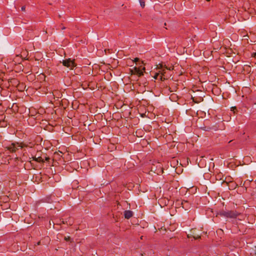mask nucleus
I'll list each match as a JSON object with an SVG mask.
<instances>
[{"mask_svg":"<svg viewBox=\"0 0 256 256\" xmlns=\"http://www.w3.org/2000/svg\"><path fill=\"white\" fill-rule=\"evenodd\" d=\"M218 214L220 216L231 219H235L240 215V213L236 210H228L226 209L220 210Z\"/></svg>","mask_w":256,"mask_h":256,"instance_id":"obj_1","label":"nucleus"},{"mask_svg":"<svg viewBox=\"0 0 256 256\" xmlns=\"http://www.w3.org/2000/svg\"><path fill=\"white\" fill-rule=\"evenodd\" d=\"M62 63L63 66L69 68L70 70H72L76 66L74 60H72L70 58L63 60Z\"/></svg>","mask_w":256,"mask_h":256,"instance_id":"obj_2","label":"nucleus"},{"mask_svg":"<svg viewBox=\"0 0 256 256\" xmlns=\"http://www.w3.org/2000/svg\"><path fill=\"white\" fill-rule=\"evenodd\" d=\"M160 70H158V72L156 73V74L154 76V78L155 79H157L158 75L160 74H161L162 76H160V79L162 80V76L164 74V73H165V72H164V70L163 69V68H162V66L161 64H160Z\"/></svg>","mask_w":256,"mask_h":256,"instance_id":"obj_3","label":"nucleus"},{"mask_svg":"<svg viewBox=\"0 0 256 256\" xmlns=\"http://www.w3.org/2000/svg\"><path fill=\"white\" fill-rule=\"evenodd\" d=\"M133 74H138L139 76L143 75V72L140 70L139 68L134 67V70H132Z\"/></svg>","mask_w":256,"mask_h":256,"instance_id":"obj_4","label":"nucleus"},{"mask_svg":"<svg viewBox=\"0 0 256 256\" xmlns=\"http://www.w3.org/2000/svg\"><path fill=\"white\" fill-rule=\"evenodd\" d=\"M133 216V212L130 210H126L124 212V218L126 219H129Z\"/></svg>","mask_w":256,"mask_h":256,"instance_id":"obj_5","label":"nucleus"},{"mask_svg":"<svg viewBox=\"0 0 256 256\" xmlns=\"http://www.w3.org/2000/svg\"><path fill=\"white\" fill-rule=\"evenodd\" d=\"M8 148L12 152H14L18 150V148L16 146V144L14 143L8 146Z\"/></svg>","mask_w":256,"mask_h":256,"instance_id":"obj_6","label":"nucleus"},{"mask_svg":"<svg viewBox=\"0 0 256 256\" xmlns=\"http://www.w3.org/2000/svg\"><path fill=\"white\" fill-rule=\"evenodd\" d=\"M33 160L38 162H44V160L41 156L33 158Z\"/></svg>","mask_w":256,"mask_h":256,"instance_id":"obj_7","label":"nucleus"},{"mask_svg":"<svg viewBox=\"0 0 256 256\" xmlns=\"http://www.w3.org/2000/svg\"><path fill=\"white\" fill-rule=\"evenodd\" d=\"M64 240L70 242H73V240L70 236H65L64 238Z\"/></svg>","mask_w":256,"mask_h":256,"instance_id":"obj_8","label":"nucleus"},{"mask_svg":"<svg viewBox=\"0 0 256 256\" xmlns=\"http://www.w3.org/2000/svg\"><path fill=\"white\" fill-rule=\"evenodd\" d=\"M140 6L144 8L145 6V2L144 0H139Z\"/></svg>","mask_w":256,"mask_h":256,"instance_id":"obj_9","label":"nucleus"},{"mask_svg":"<svg viewBox=\"0 0 256 256\" xmlns=\"http://www.w3.org/2000/svg\"><path fill=\"white\" fill-rule=\"evenodd\" d=\"M186 203H188V202L186 201V200H183L182 202V207L183 208H184L185 206V204H186Z\"/></svg>","mask_w":256,"mask_h":256,"instance_id":"obj_10","label":"nucleus"},{"mask_svg":"<svg viewBox=\"0 0 256 256\" xmlns=\"http://www.w3.org/2000/svg\"><path fill=\"white\" fill-rule=\"evenodd\" d=\"M139 60H140V59H139L138 58H135L134 59V62H138V61H139Z\"/></svg>","mask_w":256,"mask_h":256,"instance_id":"obj_11","label":"nucleus"},{"mask_svg":"<svg viewBox=\"0 0 256 256\" xmlns=\"http://www.w3.org/2000/svg\"><path fill=\"white\" fill-rule=\"evenodd\" d=\"M25 10H26V6H22V8H21V10L22 11H25Z\"/></svg>","mask_w":256,"mask_h":256,"instance_id":"obj_12","label":"nucleus"},{"mask_svg":"<svg viewBox=\"0 0 256 256\" xmlns=\"http://www.w3.org/2000/svg\"><path fill=\"white\" fill-rule=\"evenodd\" d=\"M49 160H50V158L49 157H46L45 158V160L48 161Z\"/></svg>","mask_w":256,"mask_h":256,"instance_id":"obj_13","label":"nucleus"},{"mask_svg":"<svg viewBox=\"0 0 256 256\" xmlns=\"http://www.w3.org/2000/svg\"><path fill=\"white\" fill-rule=\"evenodd\" d=\"M212 128H207L206 129H205L206 130H211Z\"/></svg>","mask_w":256,"mask_h":256,"instance_id":"obj_14","label":"nucleus"},{"mask_svg":"<svg viewBox=\"0 0 256 256\" xmlns=\"http://www.w3.org/2000/svg\"><path fill=\"white\" fill-rule=\"evenodd\" d=\"M61 28L62 30H64L66 28L64 26H62Z\"/></svg>","mask_w":256,"mask_h":256,"instance_id":"obj_15","label":"nucleus"},{"mask_svg":"<svg viewBox=\"0 0 256 256\" xmlns=\"http://www.w3.org/2000/svg\"><path fill=\"white\" fill-rule=\"evenodd\" d=\"M40 244V242H38V244L39 245Z\"/></svg>","mask_w":256,"mask_h":256,"instance_id":"obj_16","label":"nucleus"},{"mask_svg":"<svg viewBox=\"0 0 256 256\" xmlns=\"http://www.w3.org/2000/svg\"><path fill=\"white\" fill-rule=\"evenodd\" d=\"M142 70H145V68H144V67H143Z\"/></svg>","mask_w":256,"mask_h":256,"instance_id":"obj_17","label":"nucleus"},{"mask_svg":"<svg viewBox=\"0 0 256 256\" xmlns=\"http://www.w3.org/2000/svg\"><path fill=\"white\" fill-rule=\"evenodd\" d=\"M207 2H209L210 0H206Z\"/></svg>","mask_w":256,"mask_h":256,"instance_id":"obj_18","label":"nucleus"},{"mask_svg":"<svg viewBox=\"0 0 256 256\" xmlns=\"http://www.w3.org/2000/svg\"><path fill=\"white\" fill-rule=\"evenodd\" d=\"M256 53H254V56H256Z\"/></svg>","mask_w":256,"mask_h":256,"instance_id":"obj_19","label":"nucleus"}]
</instances>
